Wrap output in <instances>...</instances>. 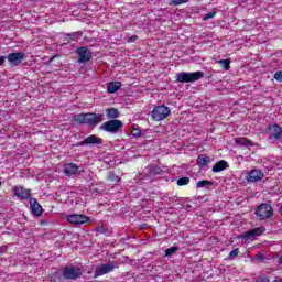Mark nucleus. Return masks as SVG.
<instances>
[{"mask_svg":"<svg viewBox=\"0 0 282 282\" xmlns=\"http://www.w3.org/2000/svg\"><path fill=\"white\" fill-rule=\"evenodd\" d=\"M75 122H79V124H89V127H98L100 122L105 120L104 115H98L96 112L88 113H79L74 116Z\"/></svg>","mask_w":282,"mask_h":282,"instance_id":"f257e3e1","label":"nucleus"},{"mask_svg":"<svg viewBox=\"0 0 282 282\" xmlns=\"http://www.w3.org/2000/svg\"><path fill=\"white\" fill-rule=\"evenodd\" d=\"M62 276L66 281H77L83 276V269L75 265H66L61 269Z\"/></svg>","mask_w":282,"mask_h":282,"instance_id":"f03ea898","label":"nucleus"},{"mask_svg":"<svg viewBox=\"0 0 282 282\" xmlns=\"http://www.w3.org/2000/svg\"><path fill=\"white\" fill-rule=\"evenodd\" d=\"M204 77V72L198 70L194 73L182 72L176 74V83H195L202 80Z\"/></svg>","mask_w":282,"mask_h":282,"instance_id":"7ed1b4c3","label":"nucleus"},{"mask_svg":"<svg viewBox=\"0 0 282 282\" xmlns=\"http://www.w3.org/2000/svg\"><path fill=\"white\" fill-rule=\"evenodd\" d=\"M122 127H124V124L121 120L111 119L104 122L99 129H101V131H106V133H118L121 131Z\"/></svg>","mask_w":282,"mask_h":282,"instance_id":"20e7f679","label":"nucleus"},{"mask_svg":"<svg viewBox=\"0 0 282 282\" xmlns=\"http://www.w3.org/2000/svg\"><path fill=\"white\" fill-rule=\"evenodd\" d=\"M274 215V209L272 208V205L268 203H262L258 208L256 209V216L261 221L265 219H271Z\"/></svg>","mask_w":282,"mask_h":282,"instance_id":"39448f33","label":"nucleus"},{"mask_svg":"<svg viewBox=\"0 0 282 282\" xmlns=\"http://www.w3.org/2000/svg\"><path fill=\"white\" fill-rule=\"evenodd\" d=\"M171 116V108L166 106H158L152 110V119L156 122L160 120H166Z\"/></svg>","mask_w":282,"mask_h":282,"instance_id":"423d86ee","label":"nucleus"},{"mask_svg":"<svg viewBox=\"0 0 282 282\" xmlns=\"http://www.w3.org/2000/svg\"><path fill=\"white\" fill-rule=\"evenodd\" d=\"M75 54H77V63L83 64V63H89L91 58L94 57V53L87 46H82L75 51Z\"/></svg>","mask_w":282,"mask_h":282,"instance_id":"0eeeda50","label":"nucleus"},{"mask_svg":"<svg viewBox=\"0 0 282 282\" xmlns=\"http://www.w3.org/2000/svg\"><path fill=\"white\" fill-rule=\"evenodd\" d=\"M267 135L269 140H274L278 142V140H282V128L279 124H269L267 127Z\"/></svg>","mask_w":282,"mask_h":282,"instance_id":"6e6552de","label":"nucleus"},{"mask_svg":"<svg viewBox=\"0 0 282 282\" xmlns=\"http://www.w3.org/2000/svg\"><path fill=\"white\" fill-rule=\"evenodd\" d=\"M116 270V264L113 263H105L96 267L94 279H98V276H105V274H109V272H113Z\"/></svg>","mask_w":282,"mask_h":282,"instance_id":"1a4fd4ad","label":"nucleus"},{"mask_svg":"<svg viewBox=\"0 0 282 282\" xmlns=\"http://www.w3.org/2000/svg\"><path fill=\"white\" fill-rule=\"evenodd\" d=\"M23 58H25V53L17 52V53H9L7 55V61L12 67H18L23 63Z\"/></svg>","mask_w":282,"mask_h":282,"instance_id":"9d476101","label":"nucleus"},{"mask_svg":"<svg viewBox=\"0 0 282 282\" xmlns=\"http://www.w3.org/2000/svg\"><path fill=\"white\" fill-rule=\"evenodd\" d=\"M94 144H102V139L95 134H91L85 138L83 141L77 142L75 147H87Z\"/></svg>","mask_w":282,"mask_h":282,"instance_id":"9b49d317","label":"nucleus"},{"mask_svg":"<svg viewBox=\"0 0 282 282\" xmlns=\"http://www.w3.org/2000/svg\"><path fill=\"white\" fill-rule=\"evenodd\" d=\"M67 220L69 221V224H75L77 226H80L83 224H87L89 221V218L85 215H70L67 217Z\"/></svg>","mask_w":282,"mask_h":282,"instance_id":"f8f14e48","label":"nucleus"},{"mask_svg":"<svg viewBox=\"0 0 282 282\" xmlns=\"http://www.w3.org/2000/svg\"><path fill=\"white\" fill-rule=\"evenodd\" d=\"M29 202L33 215H35L36 217H41L43 215V207L41 206V204H39L36 198H30Z\"/></svg>","mask_w":282,"mask_h":282,"instance_id":"ddd939ff","label":"nucleus"},{"mask_svg":"<svg viewBox=\"0 0 282 282\" xmlns=\"http://www.w3.org/2000/svg\"><path fill=\"white\" fill-rule=\"evenodd\" d=\"M264 176L261 170H252L249 172L247 176L248 182H260V180Z\"/></svg>","mask_w":282,"mask_h":282,"instance_id":"4468645a","label":"nucleus"},{"mask_svg":"<svg viewBox=\"0 0 282 282\" xmlns=\"http://www.w3.org/2000/svg\"><path fill=\"white\" fill-rule=\"evenodd\" d=\"M13 193L15 197H19L20 199H30V189H26L22 186L14 187Z\"/></svg>","mask_w":282,"mask_h":282,"instance_id":"2eb2a0df","label":"nucleus"},{"mask_svg":"<svg viewBox=\"0 0 282 282\" xmlns=\"http://www.w3.org/2000/svg\"><path fill=\"white\" fill-rule=\"evenodd\" d=\"M235 143H236L238 147H246L247 149H250V147H254V143H252V142L250 141V139L243 138V137L236 138V139H235Z\"/></svg>","mask_w":282,"mask_h":282,"instance_id":"dca6fc26","label":"nucleus"},{"mask_svg":"<svg viewBox=\"0 0 282 282\" xmlns=\"http://www.w3.org/2000/svg\"><path fill=\"white\" fill-rule=\"evenodd\" d=\"M228 169V162L225 160L218 161L212 169L213 173H221V171H226Z\"/></svg>","mask_w":282,"mask_h":282,"instance_id":"f3484780","label":"nucleus"},{"mask_svg":"<svg viewBox=\"0 0 282 282\" xmlns=\"http://www.w3.org/2000/svg\"><path fill=\"white\" fill-rule=\"evenodd\" d=\"M65 175H76L78 173V165L76 163H68L64 167Z\"/></svg>","mask_w":282,"mask_h":282,"instance_id":"a211bd4d","label":"nucleus"},{"mask_svg":"<svg viewBox=\"0 0 282 282\" xmlns=\"http://www.w3.org/2000/svg\"><path fill=\"white\" fill-rule=\"evenodd\" d=\"M106 116L108 120H117L116 118H120V111L116 108L106 109Z\"/></svg>","mask_w":282,"mask_h":282,"instance_id":"6ab92c4d","label":"nucleus"},{"mask_svg":"<svg viewBox=\"0 0 282 282\" xmlns=\"http://www.w3.org/2000/svg\"><path fill=\"white\" fill-rule=\"evenodd\" d=\"M122 87V83L120 82H111L108 83V94H116Z\"/></svg>","mask_w":282,"mask_h":282,"instance_id":"aec40b11","label":"nucleus"},{"mask_svg":"<svg viewBox=\"0 0 282 282\" xmlns=\"http://www.w3.org/2000/svg\"><path fill=\"white\" fill-rule=\"evenodd\" d=\"M260 235H263V228H254L247 232L246 237L250 239L251 237H259Z\"/></svg>","mask_w":282,"mask_h":282,"instance_id":"412c9836","label":"nucleus"},{"mask_svg":"<svg viewBox=\"0 0 282 282\" xmlns=\"http://www.w3.org/2000/svg\"><path fill=\"white\" fill-rule=\"evenodd\" d=\"M107 180H109V182H112V184H118V182H120V176L116 175V173L110 171L107 174Z\"/></svg>","mask_w":282,"mask_h":282,"instance_id":"4be33fe9","label":"nucleus"},{"mask_svg":"<svg viewBox=\"0 0 282 282\" xmlns=\"http://www.w3.org/2000/svg\"><path fill=\"white\" fill-rule=\"evenodd\" d=\"M196 186L197 188H208V186H213V182L208 180L198 181Z\"/></svg>","mask_w":282,"mask_h":282,"instance_id":"5701e85b","label":"nucleus"},{"mask_svg":"<svg viewBox=\"0 0 282 282\" xmlns=\"http://www.w3.org/2000/svg\"><path fill=\"white\" fill-rule=\"evenodd\" d=\"M208 162H210L209 156H198V159H197L198 166H206V164H208Z\"/></svg>","mask_w":282,"mask_h":282,"instance_id":"b1692460","label":"nucleus"},{"mask_svg":"<svg viewBox=\"0 0 282 282\" xmlns=\"http://www.w3.org/2000/svg\"><path fill=\"white\" fill-rule=\"evenodd\" d=\"M176 184L177 186H188V184H191V177H181L177 180Z\"/></svg>","mask_w":282,"mask_h":282,"instance_id":"393cba45","label":"nucleus"},{"mask_svg":"<svg viewBox=\"0 0 282 282\" xmlns=\"http://www.w3.org/2000/svg\"><path fill=\"white\" fill-rule=\"evenodd\" d=\"M216 63H218V65H221V67L228 72V69H230V61L229 59H219L216 61Z\"/></svg>","mask_w":282,"mask_h":282,"instance_id":"a878e982","label":"nucleus"},{"mask_svg":"<svg viewBox=\"0 0 282 282\" xmlns=\"http://www.w3.org/2000/svg\"><path fill=\"white\" fill-rule=\"evenodd\" d=\"M236 257H239V248H236V249L230 251V253L228 256V260L229 261H235Z\"/></svg>","mask_w":282,"mask_h":282,"instance_id":"bb28decb","label":"nucleus"},{"mask_svg":"<svg viewBox=\"0 0 282 282\" xmlns=\"http://www.w3.org/2000/svg\"><path fill=\"white\" fill-rule=\"evenodd\" d=\"M180 250V247H171L165 250V257H171V254H175Z\"/></svg>","mask_w":282,"mask_h":282,"instance_id":"cd10ccee","label":"nucleus"},{"mask_svg":"<svg viewBox=\"0 0 282 282\" xmlns=\"http://www.w3.org/2000/svg\"><path fill=\"white\" fill-rule=\"evenodd\" d=\"M217 17V12L213 11L204 15L203 21H208L209 19H215Z\"/></svg>","mask_w":282,"mask_h":282,"instance_id":"c85d7f7f","label":"nucleus"},{"mask_svg":"<svg viewBox=\"0 0 282 282\" xmlns=\"http://www.w3.org/2000/svg\"><path fill=\"white\" fill-rule=\"evenodd\" d=\"M150 175H160V167L158 166H152L149 169Z\"/></svg>","mask_w":282,"mask_h":282,"instance_id":"c756f323","label":"nucleus"},{"mask_svg":"<svg viewBox=\"0 0 282 282\" xmlns=\"http://www.w3.org/2000/svg\"><path fill=\"white\" fill-rule=\"evenodd\" d=\"M273 78L278 82V83H282V70H278Z\"/></svg>","mask_w":282,"mask_h":282,"instance_id":"7c9ffc66","label":"nucleus"},{"mask_svg":"<svg viewBox=\"0 0 282 282\" xmlns=\"http://www.w3.org/2000/svg\"><path fill=\"white\" fill-rule=\"evenodd\" d=\"M182 3H188V0H172V6H182Z\"/></svg>","mask_w":282,"mask_h":282,"instance_id":"2f4dec72","label":"nucleus"},{"mask_svg":"<svg viewBox=\"0 0 282 282\" xmlns=\"http://www.w3.org/2000/svg\"><path fill=\"white\" fill-rule=\"evenodd\" d=\"M256 282H270V278H268V276H260Z\"/></svg>","mask_w":282,"mask_h":282,"instance_id":"473e14b6","label":"nucleus"},{"mask_svg":"<svg viewBox=\"0 0 282 282\" xmlns=\"http://www.w3.org/2000/svg\"><path fill=\"white\" fill-rule=\"evenodd\" d=\"M78 32L77 33H70L68 34V36L70 37V41H76V39H78Z\"/></svg>","mask_w":282,"mask_h":282,"instance_id":"72a5a7b5","label":"nucleus"},{"mask_svg":"<svg viewBox=\"0 0 282 282\" xmlns=\"http://www.w3.org/2000/svg\"><path fill=\"white\" fill-rule=\"evenodd\" d=\"M6 63V56H0V67Z\"/></svg>","mask_w":282,"mask_h":282,"instance_id":"f704fd0d","label":"nucleus"},{"mask_svg":"<svg viewBox=\"0 0 282 282\" xmlns=\"http://www.w3.org/2000/svg\"><path fill=\"white\" fill-rule=\"evenodd\" d=\"M132 134H133L134 137H138V135H140V131L133 130Z\"/></svg>","mask_w":282,"mask_h":282,"instance_id":"c9c22d12","label":"nucleus"},{"mask_svg":"<svg viewBox=\"0 0 282 282\" xmlns=\"http://www.w3.org/2000/svg\"><path fill=\"white\" fill-rule=\"evenodd\" d=\"M97 232H102V234H105V229H102V227H98V228H97Z\"/></svg>","mask_w":282,"mask_h":282,"instance_id":"e433bc0d","label":"nucleus"},{"mask_svg":"<svg viewBox=\"0 0 282 282\" xmlns=\"http://www.w3.org/2000/svg\"><path fill=\"white\" fill-rule=\"evenodd\" d=\"M137 40H138V36H137V35L130 37V41H131V42L137 41Z\"/></svg>","mask_w":282,"mask_h":282,"instance_id":"4c0bfd02","label":"nucleus"},{"mask_svg":"<svg viewBox=\"0 0 282 282\" xmlns=\"http://www.w3.org/2000/svg\"><path fill=\"white\" fill-rule=\"evenodd\" d=\"M278 263L282 265V256L278 259Z\"/></svg>","mask_w":282,"mask_h":282,"instance_id":"58836bf2","label":"nucleus"},{"mask_svg":"<svg viewBox=\"0 0 282 282\" xmlns=\"http://www.w3.org/2000/svg\"><path fill=\"white\" fill-rule=\"evenodd\" d=\"M0 186H1V182H0Z\"/></svg>","mask_w":282,"mask_h":282,"instance_id":"ea45409f","label":"nucleus"}]
</instances>
